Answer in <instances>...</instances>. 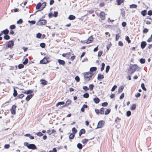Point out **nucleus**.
<instances>
[{
    "instance_id": "obj_46",
    "label": "nucleus",
    "mask_w": 152,
    "mask_h": 152,
    "mask_svg": "<svg viewBox=\"0 0 152 152\" xmlns=\"http://www.w3.org/2000/svg\"><path fill=\"white\" fill-rule=\"evenodd\" d=\"M72 130L74 134L76 133L77 131V130L76 129L75 127L73 128Z\"/></svg>"
},
{
    "instance_id": "obj_16",
    "label": "nucleus",
    "mask_w": 152,
    "mask_h": 152,
    "mask_svg": "<svg viewBox=\"0 0 152 152\" xmlns=\"http://www.w3.org/2000/svg\"><path fill=\"white\" fill-rule=\"evenodd\" d=\"M33 96V95L31 94H30L27 96L26 98V99L27 101H29Z\"/></svg>"
},
{
    "instance_id": "obj_61",
    "label": "nucleus",
    "mask_w": 152,
    "mask_h": 152,
    "mask_svg": "<svg viewBox=\"0 0 152 152\" xmlns=\"http://www.w3.org/2000/svg\"><path fill=\"white\" fill-rule=\"evenodd\" d=\"M117 86L116 85H114L113 87L111 89V91H115V89L117 88Z\"/></svg>"
},
{
    "instance_id": "obj_1",
    "label": "nucleus",
    "mask_w": 152,
    "mask_h": 152,
    "mask_svg": "<svg viewBox=\"0 0 152 152\" xmlns=\"http://www.w3.org/2000/svg\"><path fill=\"white\" fill-rule=\"evenodd\" d=\"M24 145L29 149L34 150L37 149L36 146L33 144H28L27 142H25L24 143Z\"/></svg>"
},
{
    "instance_id": "obj_52",
    "label": "nucleus",
    "mask_w": 152,
    "mask_h": 152,
    "mask_svg": "<svg viewBox=\"0 0 152 152\" xmlns=\"http://www.w3.org/2000/svg\"><path fill=\"white\" fill-rule=\"evenodd\" d=\"M75 79L77 82H79L80 80V78L78 76H76L75 77Z\"/></svg>"
},
{
    "instance_id": "obj_58",
    "label": "nucleus",
    "mask_w": 152,
    "mask_h": 152,
    "mask_svg": "<svg viewBox=\"0 0 152 152\" xmlns=\"http://www.w3.org/2000/svg\"><path fill=\"white\" fill-rule=\"evenodd\" d=\"M18 67L19 69H21L24 67V65L22 64H20L19 65Z\"/></svg>"
},
{
    "instance_id": "obj_31",
    "label": "nucleus",
    "mask_w": 152,
    "mask_h": 152,
    "mask_svg": "<svg viewBox=\"0 0 152 152\" xmlns=\"http://www.w3.org/2000/svg\"><path fill=\"white\" fill-rule=\"evenodd\" d=\"M74 136L75 135L74 134L71 133L69 136V138L70 139H72L74 137Z\"/></svg>"
},
{
    "instance_id": "obj_26",
    "label": "nucleus",
    "mask_w": 152,
    "mask_h": 152,
    "mask_svg": "<svg viewBox=\"0 0 152 152\" xmlns=\"http://www.w3.org/2000/svg\"><path fill=\"white\" fill-rule=\"evenodd\" d=\"M64 102H58L56 104V106H58L60 105H63L64 104Z\"/></svg>"
},
{
    "instance_id": "obj_47",
    "label": "nucleus",
    "mask_w": 152,
    "mask_h": 152,
    "mask_svg": "<svg viewBox=\"0 0 152 152\" xmlns=\"http://www.w3.org/2000/svg\"><path fill=\"white\" fill-rule=\"evenodd\" d=\"M103 53V52L102 51H99L98 52V56L99 57H100L101 56V55Z\"/></svg>"
},
{
    "instance_id": "obj_22",
    "label": "nucleus",
    "mask_w": 152,
    "mask_h": 152,
    "mask_svg": "<svg viewBox=\"0 0 152 152\" xmlns=\"http://www.w3.org/2000/svg\"><path fill=\"white\" fill-rule=\"evenodd\" d=\"M42 6V4L40 3H39L37 5L36 8L37 9H39Z\"/></svg>"
},
{
    "instance_id": "obj_2",
    "label": "nucleus",
    "mask_w": 152,
    "mask_h": 152,
    "mask_svg": "<svg viewBox=\"0 0 152 152\" xmlns=\"http://www.w3.org/2000/svg\"><path fill=\"white\" fill-rule=\"evenodd\" d=\"M94 74L93 72H86L84 75V78L87 81H89L90 80V78L93 76Z\"/></svg>"
},
{
    "instance_id": "obj_63",
    "label": "nucleus",
    "mask_w": 152,
    "mask_h": 152,
    "mask_svg": "<svg viewBox=\"0 0 152 152\" xmlns=\"http://www.w3.org/2000/svg\"><path fill=\"white\" fill-rule=\"evenodd\" d=\"M28 22L30 23H31L33 24H34L35 23H36V22L35 21H34V20H31V21H28Z\"/></svg>"
},
{
    "instance_id": "obj_14",
    "label": "nucleus",
    "mask_w": 152,
    "mask_h": 152,
    "mask_svg": "<svg viewBox=\"0 0 152 152\" xmlns=\"http://www.w3.org/2000/svg\"><path fill=\"white\" fill-rule=\"evenodd\" d=\"M85 130L84 129H81L79 132V136H80L82 134H84L85 133Z\"/></svg>"
},
{
    "instance_id": "obj_60",
    "label": "nucleus",
    "mask_w": 152,
    "mask_h": 152,
    "mask_svg": "<svg viewBox=\"0 0 152 152\" xmlns=\"http://www.w3.org/2000/svg\"><path fill=\"white\" fill-rule=\"evenodd\" d=\"M108 105V103L107 102H104L102 104V106L103 107H105Z\"/></svg>"
},
{
    "instance_id": "obj_44",
    "label": "nucleus",
    "mask_w": 152,
    "mask_h": 152,
    "mask_svg": "<svg viewBox=\"0 0 152 152\" xmlns=\"http://www.w3.org/2000/svg\"><path fill=\"white\" fill-rule=\"evenodd\" d=\"M23 23V20L22 19H20L17 21V23L18 24H20Z\"/></svg>"
},
{
    "instance_id": "obj_20",
    "label": "nucleus",
    "mask_w": 152,
    "mask_h": 152,
    "mask_svg": "<svg viewBox=\"0 0 152 152\" xmlns=\"http://www.w3.org/2000/svg\"><path fill=\"white\" fill-rule=\"evenodd\" d=\"M121 15L122 17L124 16L125 15V12L124 9H122L121 10Z\"/></svg>"
},
{
    "instance_id": "obj_24",
    "label": "nucleus",
    "mask_w": 152,
    "mask_h": 152,
    "mask_svg": "<svg viewBox=\"0 0 152 152\" xmlns=\"http://www.w3.org/2000/svg\"><path fill=\"white\" fill-rule=\"evenodd\" d=\"M116 2L118 5H120L122 3L124 2V0H117Z\"/></svg>"
},
{
    "instance_id": "obj_11",
    "label": "nucleus",
    "mask_w": 152,
    "mask_h": 152,
    "mask_svg": "<svg viewBox=\"0 0 152 152\" xmlns=\"http://www.w3.org/2000/svg\"><path fill=\"white\" fill-rule=\"evenodd\" d=\"M40 82H41V84H42L43 85H46L48 84V82L45 80H44L43 79H41L40 80Z\"/></svg>"
},
{
    "instance_id": "obj_10",
    "label": "nucleus",
    "mask_w": 152,
    "mask_h": 152,
    "mask_svg": "<svg viewBox=\"0 0 152 152\" xmlns=\"http://www.w3.org/2000/svg\"><path fill=\"white\" fill-rule=\"evenodd\" d=\"M93 37L92 36H91L89 37L87 41L86 42L87 44H89L91 43L93 40Z\"/></svg>"
},
{
    "instance_id": "obj_38",
    "label": "nucleus",
    "mask_w": 152,
    "mask_h": 152,
    "mask_svg": "<svg viewBox=\"0 0 152 152\" xmlns=\"http://www.w3.org/2000/svg\"><path fill=\"white\" fill-rule=\"evenodd\" d=\"M89 88L91 91H92L93 89L94 86L93 84H90L89 86Z\"/></svg>"
},
{
    "instance_id": "obj_36",
    "label": "nucleus",
    "mask_w": 152,
    "mask_h": 152,
    "mask_svg": "<svg viewBox=\"0 0 152 152\" xmlns=\"http://www.w3.org/2000/svg\"><path fill=\"white\" fill-rule=\"evenodd\" d=\"M71 101L69 99L67 100L65 103V105L66 106L68 105L71 103Z\"/></svg>"
},
{
    "instance_id": "obj_4",
    "label": "nucleus",
    "mask_w": 152,
    "mask_h": 152,
    "mask_svg": "<svg viewBox=\"0 0 152 152\" xmlns=\"http://www.w3.org/2000/svg\"><path fill=\"white\" fill-rule=\"evenodd\" d=\"M38 24L39 25H45L47 23V21L45 20H40L37 22Z\"/></svg>"
},
{
    "instance_id": "obj_53",
    "label": "nucleus",
    "mask_w": 152,
    "mask_h": 152,
    "mask_svg": "<svg viewBox=\"0 0 152 152\" xmlns=\"http://www.w3.org/2000/svg\"><path fill=\"white\" fill-rule=\"evenodd\" d=\"M45 44L44 43H41L40 44V46L42 48H44L45 47Z\"/></svg>"
},
{
    "instance_id": "obj_34",
    "label": "nucleus",
    "mask_w": 152,
    "mask_h": 152,
    "mask_svg": "<svg viewBox=\"0 0 152 152\" xmlns=\"http://www.w3.org/2000/svg\"><path fill=\"white\" fill-rule=\"evenodd\" d=\"M141 87L142 88V89L144 90L145 91L146 90V88L145 87L144 84L143 83H142L141 85Z\"/></svg>"
},
{
    "instance_id": "obj_37",
    "label": "nucleus",
    "mask_w": 152,
    "mask_h": 152,
    "mask_svg": "<svg viewBox=\"0 0 152 152\" xmlns=\"http://www.w3.org/2000/svg\"><path fill=\"white\" fill-rule=\"evenodd\" d=\"M110 109H107L105 111V115L108 114L110 112Z\"/></svg>"
},
{
    "instance_id": "obj_54",
    "label": "nucleus",
    "mask_w": 152,
    "mask_h": 152,
    "mask_svg": "<svg viewBox=\"0 0 152 152\" xmlns=\"http://www.w3.org/2000/svg\"><path fill=\"white\" fill-rule=\"evenodd\" d=\"M83 89L85 91H88L89 88L86 86H84L83 87Z\"/></svg>"
},
{
    "instance_id": "obj_25",
    "label": "nucleus",
    "mask_w": 152,
    "mask_h": 152,
    "mask_svg": "<svg viewBox=\"0 0 152 152\" xmlns=\"http://www.w3.org/2000/svg\"><path fill=\"white\" fill-rule=\"evenodd\" d=\"M97 69L96 67H92L90 69V71L91 72H94Z\"/></svg>"
},
{
    "instance_id": "obj_59",
    "label": "nucleus",
    "mask_w": 152,
    "mask_h": 152,
    "mask_svg": "<svg viewBox=\"0 0 152 152\" xmlns=\"http://www.w3.org/2000/svg\"><path fill=\"white\" fill-rule=\"evenodd\" d=\"M37 135L39 136H41L43 135V134L40 132H39L37 133Z\"/></svg>"
},
{
    "instance_id": "obj_9",
    "label": "nucleus",
    "mask_w": 152,
    "mask_h": 152,
    "mask_svg": "<svg viewBox=\"0 0 152 152\" xmlns=\"http://www.w3.org/2000/svg\"><path fill=\"white\" fill-rule=\"evenodd\" d=\"M48 61L47 59L45 57L42 60L40 61V63L41 64H45L47 63Z\"/></svg>"
},
{
    "instance_id": "obj_45",
    "label": "nucleus",
    "mask_w": 152,
    "mask_h": 152,
    "mask_svg": "<svg viewBox=\"0 0 152 152\" xmlns=\"http://www.w3.org/2000/svg\"><path fill=\"white\" fill-rule=\"evenodd\" d=\"M131 112L130 111H127L126 112V115L128 117H129L131 115Z\"/></svg>"
},
{
    "instance_id": "obj_19",
    "label": "nucleus",
    "mask_w": 152,
    "mask_h": 152,
    "mask_svg": "<svg viewBox=\"0 0 152 152\" xmlns=\"http://www.w3.org/2000/svg\"><path fill=\"white\" fill-rule=\"evenodd\" d=\"M124 89V87L123 86H121L118 89V92L119 93H121L123 91Z\"/></svg>"
},
{
    "instance_id": "obj_21",
    "label": "nucleus",
    "mask_w": 152,
    "mask_h": 152,
    "mask_svg": "<svg viewBox=\"0 0 152 152\" xmlns=\"http://www.w3.org/2000/svg\"><path fill=\"white\" fill-rule=\"evenodd\" d=\"M2 32H3L4 34L7 35L9 32V31L8 29H6L2 31Z\"/></svg>"
},
{
    "instance_id": "obj_7",
    "label": "nucleus",
    "mask_w": 152,
    "mask_h": 152,
    "mask_svg": "<svg viewBox=\"0 0 152 152\" xmlns=\"http://www.w3.org/2000/svg\"><path fill=\"white\" fill-rule=\"evenodd\" d=\"M14 45V42L12 40L9 41L7 44V47L9 48H12Z\"/></svg>"
},
{
    "instance_id": "obj_51",
    "label": "nucleus",
    "mask_w": 152,
    "mask_h": 152,
    "mask_svg": "<svg viewBox=\"0 0 152 152\" xmlns=\"http://www.w3.org/2000/svg\"><path fill=\"white\" fill-rule=\"evenodd\" d=\"M58 14V12H57L55 11L54 12V13L53 14V15L55 17H56L57 16Z\"/></svg>"
},
{
    "instance_id": "obj_42",
    "label": "nucleus",
    "mask_w": 152,
    "mask_h": 152,
    "mask_svg": "<svg viewBox=\"0 0 152 152\" xmlns=\"http://www.w3.org/2000/svg\"><path fill=\"white\" fill-rule=\"evenodd\" d=\"M28 58H26L24 61L23 62V64L24 65L26 64L28 62Z\"/></svg>"
},
{
    "instance_id": "obj_3",
    "label": "nucleus",
    "mask_w": 152,
    "mask_h": 152,
    "mask_svg": "<svg viewBox=\"0 0 152 152\" xmlns=\"http://www.w3.org/2000/svg\"><path fill=\"white\" fill-rule=\"evenodd\" d=\"M137 68V66L136 65H134L132 66L129 69V74L131 75L132 74L136 71Z\"/></svg>"
},
{
    "instance_id": "obj_12",
    "label": "nucleus",
    "mask_w": 152,
    "mask_h": 152,
    "mask_svg": "<svg viewBox=\"0 0 152 152\" xmlns=\"http://www.w3.org/2000/svg\"><path fill=\"white\" fill-rule=\"evenodd\" d=\"M104 78V76L103 75L99 74L98 75L97 79L98 80L103 79Z\"/></svg>"
},
{
    "instance_id": "obj_15",
    "label": "nucleus",
    "mask_w": 152,
    "mask_h": 152,
    "mask_svg": "<svg viewBox=\"0 0 152 152\" xmlns=\"http://www.w3.org/2000/svg\"><path fill=\"white\" fill-rule=\"evenodd\" d=\"M93 100L96 104H97L100 102V99L98 98H95Z\"/></svg>"
},
{
    "instance_id": "obj_43",
    "label": "nucleus",
    "mask_w": 152,
    "mask_h": 152,
    "mask_svg": "<svg viewBox=\"0 0 152 152\" xmlns=\"http://www.w3.org/2000/svg\"><path fill=\"white\" fill-rule=\"evenodd\" d=\"M105 66V64L104 63H102V66L101 69V71H102L104 69Z\"/></svg>"
},
{
    "instance_id": "obj_29",
    "label": "nucleus",
    "mask_w": 152,
    "mask_h": 152,
    "mask_svg": "<svg viewBox=\"0 0 152 152\" xmlns=\"http://www.w3.org/2000/svg\"><path fill=\"white\" fill-rule=\"evenodd\" d=\"M104 108H102L100 110V114H103L104 113Z\"/></svg>"
},
{
    "instance_id": "obj_30",
    "label": "nucleus",
    "mask_w": 152,
    "mask_h": 152,
    "mask_svg": "<svg viewBox=\"0 0 152 152\" xmlns=\"http://www.w3.org/2000/svg\"><path fill=\"white\" fill-rule=\"evenodd\" d=\"M147 11L146 10H144L141 12V13L143 16H145L146 14Z\"/></svg>"
},
{
    "instance_id": "obj_48",
    "label": "nucleus",
    "mask_w": 152,
    "mask_h": 152,
    "mask_svg": "<svg viewBox=\"0 0 152 152\" xmlns=\"http://www.w3.org/2000/svg\"><path fill=\"white\" fill-rule=\"evenodd\" d=\"M42 4V10H43L45 7L46 6V3L45 2L43 3Z\"/></svg>"
},
{
    "instance_id": "obj_18",
    "label": "nucleus",
    "mask_w": 152,
    "mask_h": 152,
    "mask_svg": "<svg viewBox=\"0 0 152 152\" xmlns=\"http://www.w3.org/2000/svg\"><path fill=\"white\" fill-rule=\"evenodd\" d=\"M75 17L72 15H70L68 17V19L70 20H73L75 19Z\"/></svg>"
},
{
    "instance_id": "obj_13",
    "label": "nucleus",
    "mask_w": 152,
    "mask_h": 152,
    "mask_svg": "<svg viewBox=\"0 0 152 152\" xmlns=\"http://www.w3.org/2000/svg\"><path fill=\"white\" fill-rule=\"evenodd\" d=\"M146 44V43L145 42H142L141 44V48L142 49H143L145 47Z\"/></svg>"
},
{
    "instance_id": "obj_33",
    "label": "nucleus",
    "mask_w": 152,
    "mask_h": 152,
    "mask_svg": "<svg viewBox=\"0 0 152 152\" xmlns=\"http://www.w3.org/2000/svg\"><path fill=\"white\" fill-rule=\"evenodd\" d=\"M83 96L84 98H87L89 97V95L88 93H85L83 95Z\"/></svg>"
},
{
    "instance_id": "obj_56",
    "label": "nucleus",
    "mask_w": 152,
    "mask_h": 152,
    "mask_svg": "<svg viewBox=\"0 0 152 152\" xmlns=\"http://www.w3.org/2000/svg\"><path fill=\"white\" fill-rule=\"evenodd\" d=\"M10 28L11 29H13L15 28V26L14 25H11L10 26Z\"/></svg>"
},
{
    "instance_id": "obj_62",
    "label": "nucleus",
    "mask_w": 152,
    "mask_h": 152,
    "mask_svg": "<svg viewBox=\"0 0 152 152\" xmlns=\"http://www.w3.org/2000/svg\"><path fill=\"white\" fill-rule=\"evenodd\" d=\"M126 40L128 41V43H130L131 42V40L129 39V37L127 36L126 37Z\"/></svg>"
},
{
    "instance_id": "obj_50",
    "label": "nucleus",
    "mask_w": 152,
    "mask_h": 152,
    "mask_svg": "<svg viewBox=\"0 0 152 152\" xmlns=\"http://www.w3.org/2000/svg\"><path fill=\"white\" fill-rule=\"evenodd\" d=\"M41 35H42L41 34H40V33H39L37 34L36 37L37 38H39L41 37Z\"/></svg>"
},
{
    "instance_id": "obj_27",
    "label": "nucleus",
    "mask_w": 152,
    "mask_h": 152,
    "mask_svg": "<svg viewBox=\"0 0 152 152\" xmlns=\"http://www.w3.org/2000/svg\"><path fill=\"white\" fill-rule=\"evenodd\" d=\"M17 91L15 89V88H14V92L13 93V95L15 97L17 95Z\"/></svg>"
},
{
    "instance_id": "obj_28",
    "label": "nucleus",
    "mask_w": 152,
    "mask_h": 152,
    "mask_svg": "<svg viewBox=\"0 0 152 152\" xmlns=\"http://www.w3.org/2000/svg\"><path fill=\"white\" fill-rule=\"evenodd\" d=\"M137 7V5L136 4H133L130 6V8H136Z\"/></svg>"
},
{
    "instance_id": "obj_55",
    "label": "nucleus",
    "mask_w": 152,
    "mask_h": 152,
    "mask_svg": "<svg viewBox=\"0 0 152 152\" xmlns=\"http://www.w3.org/2000/svg\"><path fill=\"white\" fill-rule=\"evenodd\" d=\"M120 37L119 35L118 34L116 35L115 39L116 41H118V40L119 38Z\"/></svg>"
},
{
    "instance_id": "obj_5",
    "label": "nucleus",
    "mask_w": 152,
    "mask_h": 152,
    "mask_svg": "<svg viewBox=\"0 0 152 152\" xmlns=\"http://www.w3.org/2000/svg\"><path fill=\"white\" fill-rule=\"evenodd\" d=\"M16 106L15 105H13L10 109L11 113L12 115H15L16 113L15 109Z\"/></svg>"
},
{
    "instance_id": "obj_35",
    "label": "nucleus",
    "mask_w": 152,
    "mask_h": 152,
    "mask_svg": "<svg viewBox=\"0 0 152 152\" xmlns=\"http://www.w3.org/2000/svg\"><path fill=\"white\" fill-rule=\"evenodd\" d=\"M4 39H5L8 40L10 39V37L9 35H5L4 36Z\"/></svg>"
},
{
    "instance_id": "obj_23",
    "label": "nucleus",
    "mask_w": 152,
    "mask_h": 152,
    "mask_svg": "<svg viewBox=\"0 0 152 152\" xmlns=\"http://www.w3.org/2000/svg\"><path fill=\"white\" fill-rule=\"evenodd\" d=\"M77 147L80 149H82L83 148L82 145L80 143H79L77 145Z\"/></svg>"
},
{
    "instance_id": "obj_41",
    "label": "nucleus",
    "mask_w": 152,
    "mask_h": 152,
    "mask_svg": "<svg viewBox=\"0 0 152 152\" xmlns=\"http://www.w3.org/2000/svg\"><path fill=\"white\" fill-rule=\"evenodd\" d=\"M110 69V66L109 65H107L106 67V70H105V72L106 73H107L109 72Z\"/></svg>"
},
{
    "instance_id": "obj_49",
    "label": "nucleus",
    "mask_w": 152,
    "mask_h": 152,
    "mask_svg": "<svg viewBox=\"0 0 152 152\" xmlns=\"http://www.w3.org/2000/svg\"><path fill=\"white\" fill-rule=\"evenodd\" d=\"M33 91L31 90H28L26 91V94H31L33 92Z\"/></svg>"
},
{
    "instance_id": "obj_17",
    "label": "nucleus",
    "mask_w": 152,
    "mask_h": 152,
    "mask_svg": "<svg viewBox=\"0 0 152 152\" xmlns=\"http://www.w3.org/2000/svg\"><path fill=\"white\" fill-rule=\"evenodd\" d=\"M58 61L60 64L63 65H64L65 64V61L64 60H62L58 59Z\"/></svg>"
},
{
    "instance_id": "obj_6",
    "label": "nucleus",
    "mask_w": 152,
    "mask_h": 152,
    "mask_svg": "<svg viewBox=\"0 0 152 152\" xmlns=\"http://www.w3.org/2000/svg\"><path fill=\"white\" fill-rule=\"evenodd\" d=\"M104 122L101 121H99L97 124V128H101L104 125Z\"/></svg>"
},
{
    "instance_id": "obj_39",
    "label": "nucleus",
    "mask_w": 152,
    "mask_h": 152,
    "mask_svg": "<svg viewBox=\"0 0 152 152\" xmlns=\"http://www.w3.org/2000/svg\"><path fill=\"white\" fill-rule=\"evenodd\" d=\"M88 140V139H84L82 140V142L84 144L86 143Z\"/></svg>"
},
{
    "instance_id": "obj_8",
    "label": "nucleus",
    "mask_w": 152,
    "mask_h": 152,
    "mask_svg": "<svg viewBox=\"0 0 152 152\" xmlns=\"http://www.w3.org/2000/svg\"><path fill=\"white\" fill-rule=\"evenodd\" d=\"M100 16L101 19L102 20H104L105 18V14L104 12H101L100 14Z\"/></svg>"
},
{
    "instance_id": "obj_64",
    "label": "nucleus",
    "mask_w": 152,
    "mask_h": 152,
    "mask_svg": "<svg viewBox=\"0 0 152 152\" xmlns=\"http://www.w3.org/2000/svg\"><path fill=\"white\" fill-rule=\"evenodd\" d=\"M124 93H122L121 96H120L119 98L120 99H123L124 97Z\"/></svg>"
},
{
    "instance_id": "obj_40",
    "label": "nucleus",
    "mask_w": 152,
    "mask_h": 152,
    "mask_svg": "<svg viewBox=\"0 0 152 152\" xmlns=\"http://www.w3.org/2000/svg\"><path fill=\"white\" fill-rule=\"evenodd\" d=\"M140 62L141 64H144L145 62V60L143 58H141L140 59Z\"/></svg>"
},
{
    "instance_id": "obj_32",
    "label": "nucleus",
    "mask_w": 152,
    "mask_h": 152,
    "mask_svg": "<svg viewBox=\"0 0 152 152\" xmlns=\"http://www.w3.org/2000/svg\"><path fill=\"white\" fill-rule=\"evenodd\" d=\"M136 108V104H133L131 107V110H135Z\"/></svg>"
},
{
    "instance_id": "obj_57",
    "label": "nucleus",
    "mask_w": 152,
    "mask_h": 152,
    "mask_svg": "<svg viewBox=\"0 0 152 152\" xmlns=\"http://www.w3.org/2000/svg\"><path fill=\"white\" fill-rule=\"evenodd\" d=\"M120 120V118H119L118 117H117L115 119V121L117 123L118 122H119Z\"/></svg>"
}]
</instances>
